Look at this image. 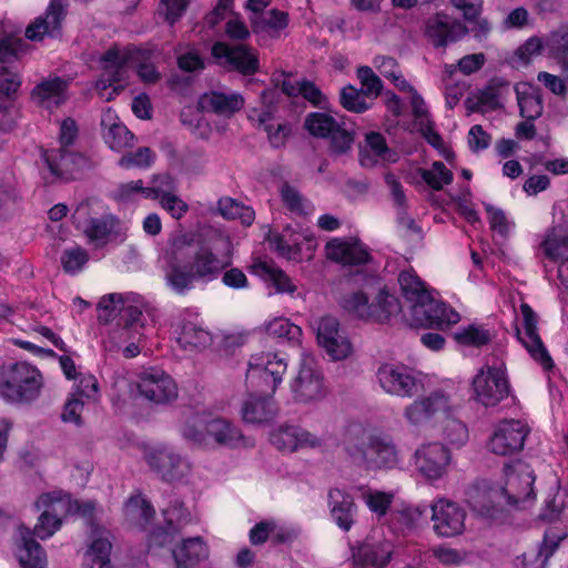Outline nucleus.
<instances>
[{
    "label": "nucleus",
    "mask_w": 568,
    "mask_h": 568,
    "mask_svg": "<svg viewBox=\"0 0 568 568\" xmlns=\"http://www.w3.org/2000/svg\"><path fill=\"white\" fill-rule=\"evenodd\" d=\"M38 510H42L33 531L19 527L17 557L23 568H45L47 556L33 535L41 539L51 537L61 526L62 517L72 514L78 507L70 495L62 491L42 494L36 501Z\"/></svg>",
    "instance_id": "obj_1"
},
{
    "label": "nucleus",
    "mask_w": 568,
    "mask_h": 568,
    "mask_svg": "<svg viewBox=\"0 0 568 568\" xmlns=\"http://www.w3.org/2000/svg\"><path fill=\"white\" fill-rule=\"evenodd\" d=\"M344 452L354 465L367 471L394 469L400 463L399 450L390 437L368 435L357 426L349 429Z\"/></svg>",
    "instance_id": "obj_2"
},
{
    "label": "nucleus",
    "mask_w": 568,
    "mask_h": 568,
    "mask_svg": "<svg viewBox=\"0 0 568 568\" xmlns=\"http://www.w3.org/2000/svg\"><path fill=\"white\" fill-rule=\"evenodd\" d=\"M42 387V374L26 362L0 367V396L8 403L29 404L40 396Z\"/></svg>",
    "instance_id": "obj_3"
},
{
    "label": "nucleus",
    "mask_w": 568,
    "mask_h": 568,
    "mask_svg": "<svg viewBox=\"0 0 568 568\" xmlns=\"http://www.w3.org/2000/svg\"><path fill=\"white\" fill-rule=\"evenodd\" d=\"M342 308L352 316L376 323H385L399 314L400 303L394 295L382 290L373 302L363 291L345 294L341 300Z\"/></svg>",
    "instance_id": "obj_4"
},
{
    "label": "nucleus",
    "mask_w": 568,
    "mask_h": 568,
    "mask_svg": "<svg viewBox=\"0 0 568 568\" xmlns=\"http://www.w3.org/2000/svg\"><path fill=\"white\" fill-rule=\"evenodd\" d=\"M233 243L230 236L214 232L205 244L200 246L191 263L199 280L212 281L232 264Z\"/></svg>",
    "instance_id": "obj_5"
},
{
    "label": "nucleus",
    "mask_w": 568,
    "mask_h": 568,
    "mask_svg": "<svg viewBox=\"0 0 568 568\" xmlns=\"http://www.w3.org/2000/svg\"><path fill=\"white\" fill-rule=\"evenodd\" d=\"M193 239L189 234H179L170 242L164 254L163 267L166 285L176 294L183 295L192 290L194 282L199 280L192 270L184 264L190 254Z\"/></svg>",
    "instance_id": "obj_6"
},
{
    "label": "nucleus",
    "mask_w": 568,
    "mask_h": 568,
    "mask_svg": "<svg viewBox=\"0 0 568 568\" xmlns=\"http://www.w3.org/2000/svg\"><path fill=\"white\" fill-rule=\"evenodd\" d=\"M73 223L95 247H103L122 235L121 222L112 214L95 216L89 201L81 202L72 214Z\"/></svg>",
    "instance_id": "obj_7"
},
{
    "label": "nucleus",
    "mask_w": 568,
    "mask_h": 568,
    "mask_svg": "<svg viewBox=\"0 0 568 568\" xmlns=\"http://www.w3.org/2000/svg\"><path fill=\"white\" fill-rule=\"evenodd\" d=\"M287 364L284 357L275 353H258L251 356L246 382L253 394L273 396Z\"/></svg>",
    "instance_id": "obj_8"
},
{
    "label": "nucleus",
    "mask_w": 568,
    "mask_h": 568,
    "mask_svg": "<svg viewBox=\"0 0 568 568\" xmlns=\"http://www.w3.org/2000/svg\"><path fill=\"white\" fill-rule=\"evenodd\" d=\"M128 60L129 54L115 45L101 55L102 74L95 82V89L100 98L111 101L123 90L124 87L120 82L125 79Z\"/></svg>",
    "instance_id": "obj_9"
},
{
    "label": "nucleus",
    "mask_w": 568,
    "mask_h": 568,
    "mask_svg": "<svg viewBox=\"0 0 568 568\" xmlns=\"http://www.w3.org/2000/svg\"><path fill=\"white\" fill-rule=\"evenodd\" d=\"M290 388L296 403L310 404L324 398L326 392L323 375L312 356L302 357L298 372L291 382Z\"/></svg>",
    "instance_id": "obj_10"
},
{
    "label": "nucleus",
    "mask_w": 568,
    "mask_h": 568,
    "mask_svg": "<svg viewBox=\"0 0 568 568\" xmlns=\"http://www.w3.org/2000/svg\"><path fill=\"white\" fill-rule=\"evenodd\" d=\"M535 475L529 465L516 463L505 468V484L500 488L504 501L509 506H523L535 498Z\"/></svg>",
    "instance_id": "obj_11"
},
{
    "label": "nucleus",
    "mask_w": 568,
    "mask_h": 568,
    "mask_svg": "<svg viewBox=\"0 0 568 568\" xmlns=\"http://www.w3.org/2000/svg\"><path fill=\"white\" fill-rule=\"evenodd\" d=\"M148 465L165 481H180L191 473V464L186 457L173 447L158 445L145 454Z\"/></svg>",
    "instance_id": "obj_12"
},
{
    "label": "nucleus",
    "mask_w": 568,
    "mask_h": 568,
    "mask_svg": "<svg viewBox=\"0 0 568 568\" xmlns=\"http://www.w3.org/2000/svg\"><path fill=\"white\" fill-rule=\"evenodd\" d=\"M126 296H130V300L123 305L121 320L118 322L119 327L112 329L104 342V348L109 352L119 349L118 338L122 341L135 339V334L144 328L142 318L144 303L142 298L133 293L126 294Z\"/></svg>",
    "instance_id": "obj_13"
},
{
    "label": "nucleus",
    "mask_w": 568,
    "mask_h": 568,
    "mask_svg": "<svg viewBox=\"0 0 568 568\" xmlns=\"http://www.w3.org/2000/svg\"><path fill=\"white\" fill-rule=\"evenodd\" d=\"M476 399L484 406H496L508 396L509 386L500 367L487 366L473 381Z\"/></svg>",
    "instance_id": "obj_14"
},
{
    "label": "nucleus",
    "mask_w": 568,
    "mask_h": 568,
    "mask_svg": "<svg viewBox=\"0 0 568 568\" xmlns=\"http://www.w3.org/2000/svg\"><path fill=\"white\" fill-rule=\"evenodd\" d=\"M465 500L479 515L495 517L506 506L499 487L487 479H477L465 491Z\"/></svg>",
    "instance_id": "obj_15"
},
{
    "label": "nucleus",
    "mask_w": 568,
    "mask_h": 568,
    "mask_svg": "<svg viewBox=\"0 0 568 568\" xmlns=\"http://www.w3.org/2000/svg\"><path fill=\"white\" fill-rule=\"evenodd\" d=\"M138 389L142 397L154 404H168L178 397L173 378L156 368H149L139 375Z\"/></svg>",
    "instance_id": "obj_16"
},
{
    "label": "nucleus",
    "mask_w": 568,
    "mask_h": 568,
    "mask_svg": "<svg viewBox=\"0 0 568 568\" xmlns=\"http://www.w3.org/2000/svg\"><path fill=\"white\" fill-rule=\"evenodd\" d=\"M67 16V0H51L43 14L37 17L27 28L28 40L38 42L45 38H60Z\"/></svg>",
    "instance_id": "obj_17"
},
{
    "label": "nucleus",
    "mask_w": 568,
    "mask_h": 568,
    "mask_svg": "<svg viewBox=\"0 0 568 568\" xmlns=\"http://www.w3.org/2000/svg\"><path fill=\"white\" fill-rule=\"evenodd\" d=\"M413 321L420 326H449L459 321V314L445 303L437 301L432 293L423 294L422 301L410 305Z\"/></svg>",
    "instance_id": "obj_18"
},
{
    "label": "nucleus",
    "mask_w": 568,
    "mask_h": 568,
    "mask_svg": "<svg viewBox=\"0 0 568 568\" xmlns=\"http://www.w3.org/2000/svg\"><path fill=\"white\" fill-rule=\"evenodd\" d=\"M529 433L526 424L517 419L500 422L489 440L491 453L500 456H510L524 448L525 439Z\"/></svg>",
    "instance_id": "obj_19"
},
{
    "label": "nucleus",
    "mask_w": 568,
    "mask_h": 568,
    "mask_svg": "<svg viewBox=\"0 0 568 568\" xmlns=\"http://www.w3.org/2000/svg\"><path fill=\"white\" fill-rule=\"evenodd\" d=\"M317 341L333 361H342L353 352L346 332L333 316H323L317 323Z\"/></svg>",
    "instance_id": "obj_20"
},
{
    "label": "nucleus",
    "mask_w": 568,
    "mask_h": 568,
    "mask_svg": "<svg viewBox=\"0 0 568 568\" xmlns=\"http://www.w3.org/2000/svg\"><path fill=\"white\" fill-rule=\"evenodd\" d=\"M465 510L454 501L438 499L432 505L434 532L439 537L450 538L465 530Z\"/></svg>",
    "instance_id": "obj_21"
},
{
    "label": "nucleus",
    "mask_w": 568,
    "mask_h": 568,
    "mask_svg": "<svg viewBox=\"0 0 568 568\" xmlns=\"http://www.w3.org/2000/svg\"><path fill=\"white\" fill-rule=\"evenodd\" d=\"M212 55L221 64L231 67L244 75H252L260 68L256 51L246 44L231 45L216 42L212 47Z\"/></svg>",
    "instance_id": "obj_22"
},
{
    "label": "nucleus",
    "mask_w": 568,
    "mask_h": 568,
    "mask_svg": "<svg viewBox=\"0 0 568 568\" xmlns=\"http://www.w3.org/2000/svg\"><path fill=\"white\" fill-rule=\"evenodd\" d=\"M325 253L328 260L343 265L357 266L371 261L367 247L356 237H335L326 243Z\"/></svg>",
    "instance_id": "obj_23"
},
{
    "label": "nucleus",
    "mask_w": 568,
    "mask_h": 568,
    "mask_svg": "<svg viewBox=\"0 0 568 568\" xmlns=\"http://www.w3.org/2000/svg\"><path fill=\"white\" fill-rule=\"evenodd\" d=\"M377 377L388 394L412 397L418 392V383L406 367L384 364L378 368Z\"/></svg>",
    "instance_id": "obj_24"
},
{
    "label": "nucleus",
    "mask_w": 568,
    "mask_h": 568,
    "mask_svg": "<svg viewBox=\"0 0 568 568\" xmlns=\"http://www.w3.org/2000/svg\"><path fill=\"white\" fill-rule=\"evenodd\" d=\"M417 469L428 479L440 478L447 469L450 455L448 449L439 443L422 445L415 452Z\"/></svg>",
    "instance_id": "obj_25"
},
{
    "label": "nucleus",
    "mask_w": 568,
    "mask_h": 568,
    "mask_svg": "<svg viewBox=\"0 0 568 568\" xmlns=\"http://www.w3.org/2000/svg\"><path fill=\"white\" fill-rule=\"evenodd\" d=\"M448 409V397L443 393L435 392L409 404L404 410V416L412 425H419L438 415L445 416Z\"/></svg>",
    "instance_id": "obj_26"
},
{
    "label": "nucleus",
    "mask_w": 568,
    "mask_h": 568,
    "mask_svg": "<svg viewBox=\"0 0 568 568\" xmlns=\"http://www.w3.org/2000/svg\"><path fill=\"white\" fill-rule=\"evenodd\" d=\"M43 160L52 176L63 180L73 179L74 174L87 163L83 155L71 151L68 146L45 151L43 153Z\"/></svg>",
    "instance_id": "obj_27"
},
{
    "label": "nucleus",
    "mask_w": 568,
    "mask_h": 568,
    "mask_svg": "<svg viewBox=\"0 0 568 568\" xmlns=\"http://www.w3.org/2000/svg\"><path fill=\"white\" fill-rule=\"evenodd\" d=\"M520 311L524 317L525 329L524 336L520 337L521 343L529 354L544 366V368H550L552 366V359L537 333L536 313L527 304H523L520 306Z\"/></svg>",
    "instance_id": "obj_28"
},
{
    "label": "nucleus",
    "mask_w": 568,
    "mask_h": 568,
    "mask_svg": "<svg viewBox=\"0 0 568 568\" xmlns=\"http://www.w3.org/2000/svg\"><path fill=\"white\" fill-rule=\"evenodd\" d=\"M466 33V27L444 14H436L426 22L425 36L436 48H445L448 43L457 41Z\"/></svg>",
    "instance_id": "obj_29"
},
{
    "label": "nucleus",
    "mask_w": 568,
    "mask_h": 568,
    "mask_svg": "<svg viewBox=\"0 0 568 568\" xmlns=\"http://www.w3.org/2000/svg\"><path fill=\"white\" fill-rule=\"evenodd\" d=\"M102 135L108 146L115 152H123L134 145V134L119 121L116 113L106 109L101 116Z\"/></svg>",
    "instance_id": "obj_30"
},
{
    "label": "nucleus",
    "mask_w": 568,
    "mask_h": 568,
    "mask_svg": "<svg viewBox=\"0 0 568 568\" xmlns=\"http://www.w3.org/2000/svg\"><path fill=\"white\" fill-rule=\"evenodd\" d=\"M278 414L273 396L250 393L242 406V417L250 424H267Z\"/></svg>",
    "instance_id": "obj_31"
},
{
    "label": "nucleus",
    "mask_w": 568,
    "mask_h": 568,
    "mask_svg": "<svg viewBox=\"0 0 568 568\" xmlns=\"http://www.w3.org/2000/svg\"><path fill=\"white\" fill-rule=\"evenodd\" d=\"M69 82L60 77H49L40 81L31 91L32 100L44 108H58L67 100Z\"/></svg>",
    "instance_id": "obj_32"
},
{
    "label": "nucleus",
    "mask_w": 568,
    "mask_h": 568,
    "mask_svg": "<svg viewBox=\"0 0 568 568\" xmlns=\"http://www.w3.org/2000/svg\"><path fill=\"white\" fill-rule=\"evenodd\" d=\"M91 544L85 552V559L91 562L90 568H111L110 555L112 550V535L104 527L92 524Z\"/></svg>",
    "instance_id": "obj_33"
},
{
    "label": "nucleus",
    "mask_w": 568,
    "mask_h": 568,
    "mask_svg": "<svg viewBox=\"0 0 568 568\" xmlns=\"http://www.w3.org/2000/svg\"><path fill=\"white\" fill-rule=\"evenodd\" d=\"M328 505L335 524L344 531H348L355 523L356 505L353 497L339 488L328 493Z\"/></svg>",
    "instance_id": "obj_34"
},
{
    "label": "nucleus",
    "mask_w": 568,
    "mask_h": 568,
    "mask_svg": "<svg viewBox=\"0 0 568 568\" xmlns=\"http://www.w3.org/2000/svg\"><path fill=\"white\" fill-rule=\"evenodd\" d=\"M394 551L392 541L383 539L377 542H365L354 554V561L356 565L363 567L372 566L376 568H384L389 564Z\"/></svg>",
    "instance_id": "obj_35"
},
{
    "label": "nucleus",
    "mask_w": 568,
    "mask_h": 568,
    "mask_svg": "<svg viewBox=\"0 0 568 568\" xmlns=\"http://www.w3.org/2000/svg\"><path fill=\"white\" fill-rule=\"evenodd\" d=\"M520 115L527 120L538 119L544 111L540 89L527 83H517L514 88Z\"/></svg>",
    "instance_id": "obj_36"
},
{
    "label": "nucleus",
    "mask_w": 568,
    "mask_h": 568,
    "mask_svg": "<svg viewBox=\"0 0 568 568\" xmlns=\"http://www.w3.org/2000/svg\"><path fill=\"white\" fill-rule=\"evenodd\" d=\"M199 105L203 111L214 112L220 115H231L242 109L244 100L237 93L225 94L211 91L200 98Z\"/></svg>",
    "instance_id": "obj_37"
},
{
    "label": "nucleus",
    "mask_w": 568,
    "mask_h": 568,
    "mask_svg": "<svg viewBox=\"0 0 568 568\" xmlns=\"http://www.w3.org/2000/svg\"><path fill=\"white\" fill-rule=\"evenodd\" d=\"M209 446L213 440L219 446L235 447L243 440L241 430L229 420L216 418L205 423Z\"/></svg>",
    "instance_id": "obj_38"
},
{
    "label": "nucleus",
    "mask_w": 568,
    "mask_h": 568,
    "mask_svg": "<svg viewBox=\"0 0 568 568\" xmlns=\"http://www.w3.org/2000/svg\"><path fill=\"white\" fill-rule=\"evenodd\" d=\"M179 567H192L209 556L207 547L200 537L189 538L173 550Z\"/></svg>",
    "instance_id": "obj_39"
},
{
    "label": "nucleus",
    "mask_w": 568,
    "mask_h": 568,
    "mask_svg": "<svg viewBox=\"0 0 568 568\" xmlns=\"http://www.w3.org/2000/svg\"><path fill=\"white\" fill-rule=\"evenodd\" d=\"M544 254L552 262L568 261V231L562 227L549 230L541 243Z\"/></svg>",
    "instance_id": "obj_40"
},
{
    "label": "nucleus",
    "mask_w": 568,
    "mask_h": 568,
    "mask_svg": "<svg viewBox=\"0 0 568 568\" xmlns=\"http://www.w3.org/2000/svg\"><path fill=\"white\" fill-rule=\"evenodd\" d=\"M176 342L185 351H200L212 344V335L201 326L186 322L181 326Z\"/></svg>",
    "instance_id": "obj_41"
},
{
    "label": "nucleus",
    "mask_w": 568,
    "mask_h": 568,
    "mask_svg": "<svg viewBox=\"0 0 568 568\" xmlns=\"http://www.w3.org/2000/svg\"><path fill=\"white\" fill-rule=\"evenodd\" d=\"M260 128L267 134V139L273 148H280L285 144L287 136L291 133L290 124L277 121L271 109L263 110L257 115Z\"/></svg>",
    "instance_id": "obj_42"
},
{
    "label": "nucleus",
    "mask_w": 568,
    "mask_h": 568,
    "mask_svg": "<svg viewBox=\"0 0 568 568\" xmlns=\"http://www.w3.org/2000/svg\"><path fill=\"white\" fill-rule=\"evenodd\" d=\"M253 32H266L271 37H277L278 32L287 26V14L278 10L254 16L250 19Z\"/></svg>",
    "instance_id": "obj_43"
},
{
    "label": "nucleus",
    "mask_w": 568,
    "mask_h": 568,
    "mask_svg": "<svg viewBox=\"0 0 568 568\" xmlns=\"http://www.w3.org/2000/svg\"><path fill=\"white\" fill-rule=\"evenodd\" d=\"M494 333L484 325L469 324L459 327L455 334V341L463 346L481 347L490 343Z\"/></svg>",
    "instance_id": "obj_44"
},
{
    "label": "nucleus",
    "mask_w": 568,
    "mask_h": 568,
    "mask_svg": "<svg viewBox=\"0 0 568 568\" xmlns=\"http://www.w3.org/2000/svg\"><path fill=\"white\" fill-rule=\"evenodd\" d=\"M130 296L112 293L104 295L98 304V321L100 324H110L118 317L121 320V314L124 303H128Z\"/></svg>",
    "instance_id": "obj_45"
},
{
    "label": "nucleus",
    "mask_w": 568,
    "mask_h": 568,
    "mask_svg": "<svg viewBox=\"0 0 568 568\" xmlns=\"http://www.w3.org/2000/svg\"><path fill=\"white\" fill-rule=\"evenodd\" d=\"M217 209L223 217L229 220L239 219L246 226H250L255 219V212L252 207L245 206L232 197L221 199Z\"/></svg>",
    "instance_id": "obj_46"
},
{
    "label": "nucleus",
    "mask_w": 568,
    "mask_h": 568,
    "mask_svg": "<svg viewBox=\"0 0 568 568\" xmlns=\"http://www.w3.org/2000/svg\"><path fill=\"white\" fill-rule=\"evenodd\" d=\"M301 237L300 234L285 230L283 233L275 235L271 240V244L281 256L295 260L302 252Z\"/></svg>",
    "instance_id": "obj_47"
},
{
    "label": "nucleus",
    "mask_w": 568,
    "mask_h": 568,
    "mask_svg": "<svg viewBox=\"0 0 568 568\" xmlns=\"http://www.w3.org/2000/svg\"><path fill=\"white\" fill-rule=\"evenodd\" d=\"M267 334L282 342L300 344L302 329L286 318H275L266 326Z\"/></svg>",
    "instance_id": "obj_48"
},
{
    "label": "nucleus",
    "mask_w": 568,
    "mask_h": 568,
    "mask_svg": "<svg viewBox=\"0 0 568 568\" xmlns=\"http://www.w3.org/2000/svg\"><path fill=\"white\" fill-rule=\"evenodd\" d=\"M545 42V49L549 54L560 61L562 67L568 70V30L560 28L548 34Z\"/></svg>",
    "instance_id": "obj_49"
},
{
    "label": "nucleus",
    "mask_w": 568,
    "mask_h": 568,
    "mask_svg": "<svg viewBox=\"0 0 568 568\" xmlns=\"http://www.w3.org/2000/svg\"><path fill=\"white\" fill-rule=\"evenodd\" d=\"M304 125L313 136L327 139L339 123L329 114L313 112L306 116Z\"/></svg>",
    "instance_id": "obj_50"
},
{
    "label": "nucleus",
    "mask_w": 568,
    "mask_h": 568,
    "mask_svg": "<svg viewBox=\"0 0 568 568\" xmlns=\"http://www.w3.org/2000/svg\"><path fill=\"white\" fill-rule=\"evenodd\" d=\"M374 64L379 73L392 80V82L402 91H413V87L403 78L397 61L392 57L379 55L374 60Z\"/></svg>",
    "instance_id": "obj_51"
},
{
    "label": "nucleus",
    "mask_w": 568,
    "mask_h": 568,
    "mask_svg": "<svg viewBox=\"0 0 568 568\" xmlns=\"http://www.w3.org/2000/svg\"><path fill=\"white\" fill-rule=\"evenodd\" d=\"M398 283L405 298L412 304L419 303L423 294H429L420 278L413 272L404 271L398 276Z\"/></svg>",
    "instance_id": "obj_52"
},
{
    "label": "nucleus",
    "mask_w": 568,
    "mask_h": 568,
    "mask_svg": "<svg viewBox=\"0 0 568 568\" xmlns=\"http://www.w3.org/2000/svg\"><path fill=\"white\" fill-rule=\"evenodd\" d=\"M255 267L258 272H261V274L268 277V280L275 286L276 292L293 294L296 291V285L292 282V280L274 264L268 262H260L255 265Z\"/></svg>",
    "instance_id": "obj_53"
},
{
    "label": "nucleus",
    "mask_w": 568,
    "mask_h": 568,
    "mask_svg": "<svg viewBox=\"0 0 568 568\" xmlns=\"http://www.w3.org/2000/svg\"><path fill=\"white\" fill-rule=\"evenodd\" d=\"M567 536L568 534L565 529L556 527H551L545 531L542 544L537 552V557L540 560L539 568H546L549 558Z\"/></svg>",
    "instance_id": "obj_54"
},
{
    "label": "nucleus",
    "mask_w": 568,
    "mask_h": 568,
    "mask_svg": "<svg viewBox=\"0 0 568 568\" xmlns=\"http://www.w3.org/2000/svg\"><path fill=\"white\" fill-rule=\"evenodd\" d=\"M125 513L129 518L136 521L146 529V525L154 516V509L151 504L142 496L131 497L125 505Z\"/></svg>",
    "instance_id": "obj_55"
},
{
    "label": "nucleus",
    "mask_w": 568,
    "mask_h": 568,
    "mask_svg": "<svg viewBox=\"0 0 568 568\" xmlns=\"http://www.w3.org/2000/svg\"><path fill=\"white\" fill-rule=\"evenodd\" d=\"M508 91L509 88L507 82L499 79H494L485 89L480 91L478 95V103L490 109L500 108L504 94Z\"/></svg>",
    "instance_id": "obj_56"
},
{
    "label": "nucleus",
    "mask_w": 568,
    "mask_h": 568,
    "mask_svg": "<svg viewBox=\"0 0 568 568\" xmlns=\"http://www.w3.org/2000/svg\"><path fill=\"white\" fill-rule=\"evenodd\" d=\"M155 159V153L148 146L139 148L135 152H125L119 160V166L123 169H145L149 168Z\"/></svg>",
    "instance_id": "obj_57"
},
{
    "label": "nucleus",
    "mask_w": 568,
    "mask_h": 568,
    "mask_svg": "<svg viewBox=\"0 0 568 568\" xmlns=\"http://www.w3.org/2000/svg\"><path fill=\"white\" fill-rule=\"evenodd\" d=\"M444 427L443 433L446 440L456 446L460 447L464 445L468 439V430L465 424H463L460 420L453 418L449 416L448 412L444 416Z\"/></svg>",
    "instance_id": "obj_58"
},
{
    "label": "nucleus",
    "mask_w": 568,
    "mask_h": 568,
    "mask_svg": "<svg viewBox=\"0 0 568 568\" xmlns=\"http://www.w3.org/2000/svg\"><path fill=\"white\" fill-rule=\"evenodd\" d=\"M175 180L168 173L156 174L152 178V185L144 190L145 199H162L164 195L174 193Z\"/></svg>",
    "instance_id": "obj_59"
},
{
    "label": "nucleus",
    "mask_w": 568,
    "mask_h": 568,
    "mask_svg": "<svg viewBox=\"0 0 568 568\" xmlns=\"http://www.w3.org/2000/svg\"><path fill=\"white\" fill-rule=\"evenodd\" d=\"M422 176L434 190H442L453 181V173L439 161L434 162L429 170H424Z\"/></svg>",
    "instance_id": "obj_60"
},
{
    "label": "nucleus",
    "mask_w": 568,
    "mask_h": 568,
    "mask_svg": "<svg viewBox=\"0 0 568 568\" xmlns=\"http://www.w3.org/2000/svg\"><path fill=\"white\" fill-rule=\"evenodd\" d=\"M327 139H329V153L336 156L346 154L354 143V134L341 124Z\"/></svg>",
    "instance_id": "obj_61"
},
{
    "label": "nucleus",
    "mask_w": 568,
    "mask_h": 568,
    "mask_svg": "<svg viewBox=\"0 0 568 568\" xmlns=\"http://www.w3.org/2000/svg\"><path fill=\"white\" fill-rule=\"evenodd\" d=\"M272 444L283 452H295L298 449V427L285 426L272 434Z\"/></svg>",
    "instance_id": "obj_62"
},
{
    "label": "nucleus",
    "mask_w": 568,
    "mask_h": 568,
    "mask_svg": "<svg viewBox=\"0 0 568 568\" xmlns=\"http://www.w3.org/2000/svg\"><path fill=\"white\" fill-rule=\"evenodd\" d=\"M164 524L166 526L176 527L178 534L191 521V514L184 507L183 503L174 500L163 510Z\"/></svg>",
    "instance_id": "obj_63"
},
{
    "label": "nucleus",
    "mask_w": 568,
    "mask_h": 568,
    "mask_svg": "<svg viewBox=\"0 0 568 568\" xmlns=\"http://www.w3.org/2000/svg\"><path fill=\"white\" fill-rule=\"evenodd\" d=\"M363 97L365 95L361 92V90L348 85L341 90L339 102L342 106L347 111L363 113L369 108Z\"/></svg>",
    "instance_id": "obj_64"
}]
</instances>
